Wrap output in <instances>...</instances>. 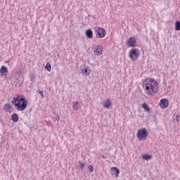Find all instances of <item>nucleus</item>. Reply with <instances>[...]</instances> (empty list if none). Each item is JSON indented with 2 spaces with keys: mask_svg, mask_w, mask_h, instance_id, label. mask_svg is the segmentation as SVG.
<instances>
[{
  "mask_svg": "<svg viewBox=\"0 0 180 180\" xmlns=\"http://www.w3.org/2000/svg\"><path fill=\"white\" fill-rule=\"evenodd\" d=\"M158 82L154 79L148 78L143 82V88H145L149 96H154L158 92Z\"/></svg>",
  "mask_w": 180,
  "mask_h": 180,
  "instance_id": "1",
  "label": "nucleus"
},
{
  "mask_svg": "<svg viewBox=\"0 0 180 180\" xmlns=\"http://www.w3.org/2000/svg\"><path fill=\"white\" fill-rule=\"evenodd\" d=\"M11 103L14 105L17 110H19L20 112L26 110L27 105H29V103L26 97H25L24 96H20V95H17L16 97H13Z\"/></svg>",
  "mask_w": 180,
  "mask_h": 180,
  "instance_id": "2",
  "label": "nucleus"
},
{
  "mask_svg": "<svg viewBox=\"0 0 180 180\" xmlns=\"http://www.w3.org/2000/svg\"><path fill=\"white\" fill-rule=\"evenodd\" d=\"M136 136L139 140L142 141V140H146L148 136V131H147V129L142 128L138 131Z\"/></svg>",
  "mask_w": 180,
  "mask_h": 180,
  "instance_id": "3",
  "label": "nucleus"
},
{
  "mask_svg": "<svg viewBox=\"0 0 180 180\" xmlns=\"http://www.w3.org/2000/svg\"><path fill=\"white\" fill-rule=\"evenodd\" d=\"M140 57V50L137 49H132L129 51V58L131 61H137V59Z\"/></svg>",
  "mask_w": 180,
  "mask_h": 180,
  "instance_id": "4",
  "label": "nucleus"
},
{
  "mask_svg": "<svg viewBox=\"0 0 180 180\" xmlns=\"http://www.w3.org/2000/svg\"><path fill=\"white\" fill-rule=\"evenodd\" d=\"M96 32L99 39H103V37L106 36V30H105L104 28L97 27V29H96Z\"/></svg>",
  "mask_w": 180,
  "mask_h": 180,
  "instance_id": "5",
  "label": "nucleus"
},
{
  "mask_svg": "<svg viewBox=\"0 0 180 180\" xmlns=\"http://www.w3.org/2000/svg\"><path fill=\"white\" fill-rule=\"evenodd\" d=\"M128 47H136L137 44V40L134 37H129L127 41Z\"/></svg>",
  "mask_w": 180,
  "mask_h": 180,
  "instance_id": "6",
  "label": "nucleus"
},
{
  "mask_svg": "<svg viewBox=\"0 0 180 180\" xmlns=\"http://www.w3.org/2000/svg\"><path fill=\"white\" fill-rule=\"evenodd\" d=\"M168 105H169V101L167 98H162L160 102V108L162 109H165L168 108Z\"/></svg>",
  "mask_w": 180,
  "mask_h": 180,
  "instance_id": "7",
  "label": "nucleus"
},
{
  "mask_svg": "<svg viewBox=\"0 0 180 180\" xmlns=\"http://www.w3.org/2000/svg\"><path fill=\"white\" fill-rule=\"evenodd\" d=\"M120 174V169H119V168L116 167H113L111 168V175L115 176V178H117Z\"/></svg>",
  "mask_w": 180,
  "mask_h": 180,
  "instance_id": "8",
  "label": "nucleus"
},
{
  "mask_svg": "<svg viewBox=\"0 0 180 180\" xmlns=\"http://www.w3.org/2000/svg\"><path fill=\"white\" fill-rule=\"evenodd\" d=\"M94 47H95L94 50L95 56H101V54H102V49L101 47L96 45H94Z\"/></svg>",
  "mask_w": 180,
  "mask_h": 180,
  "instance_id": "9",
  "label": "nucleus"
},
{
  "mask_svg": "<svg viewBox=\"0 0 180 180\" xmlns=\"http://www.w3.org/2000/svg\"><path fill=\"white\" fill-rule=\"evenodd\" d=\"M0 74L1 77H6V75H8V68H6V66H1L0 69Z\"/></svg>",
  "mask_w": 180,
  "mask_h": 180,
  "instance_id": "10",
  "label": "nucleus"
},
{
  "mask_svg": "<svg viewBox=\"0 0 180 180\" xmlns=\"http://www.w3.org/2000/svg\"><path fill=\"white\" fill-rule=\"evenodd\" d=\"M103 106L106 109H109V108H110V106H112V101H110V100L109 98H108L107 100H105L104 101Z\"/></svg>",
  "mask_w": 180,
  "mask_h": 180,
  "instance_id": "11",
  "label": "nucleus"
},
{
  "mask_svg": "<svg viewBox=\"0 0 180 180\" xmlns=\"http://www.w3.org/2000/svg\"><path fill=\"white\" fill-rule=\"evenodd\" d=\"M85 33L88 39H92V37H94V32H92V30L88 29L87 30H86Z\"/></svg>",
  "mask_w": 180,
  "mask_h": 180,
  "instance_id": "12",
  "label": "nucleus"
},
{
  "mask_svg": "<svg viewBox=\"0 0 180 180\" xmlns=\"http://www.w3.org/2000/svg\"><path fill=\"white\" fill-rule=\"evenodd\" d=\"M11 120L13 123H18L19 122V115L17 113H14L11 115Z\"/></svg>",
  "mask_w": 180,
  "mask_h": 180,
  "instance_id": "13",
  "label": "nucleus"
},
{
  "mask_svg": "<svg viewBox=\"0 0 180 180\" xmlns=\"http://www.w3.org/2000/svg\"><path fill=\"white\" fill-rule=\"evenodd\" d=\"M11 109H12V105H11V104L7 103L4 105V110L5 112H9V110H11Z\"/></svg>",
  "mask_w": 180,
  "mask_h": 180,
  "instance_id": "14",
  "label": "nucleus"
},
{
  "mask_svg": "<svg viewBox=\"0 0 180 180\" xmlns=\"http://www.w3.org/2000/svg\"><path fill=\"white\" fill-rule=\"evenodd\" d=\"M142 108L144 109L145 112H150V109L148 105L146 103L142 104Z\"/></svg>",
  "mask_w": 180,
  "mask_h": 180,
  "instance_id": "15",
  "label": "nucleus"
},
{
  "mask_svg": "<svg viewBox=\"0 0 180 180\" xmlns=\"http://www.w3.org/2000/svg\"><path fill=\"white\" fill-rule=\"evenodd\" d=\"M81 108V105H79V103L77 101L74 105H73V109L75 110H78Z\"/></svg>",
  "mask_w": 180,
  "mask_h": 180,
  "instance_id": "16",
  "label": "nucleus"
},
{
  "mask_svg": "<svg viewBox=\"0 0 180 180\" xmlns=\"http://www.w3.org/2000/svg\"><path fill=\"white\" fill-rule=\"evenodd\" d=\"M83 72L86 74V75H89L91 74V70H89V68L86 67L83 70Z\"/></svg>",
  "mask_w": 180,
  "mask_h": 180,
  "instance_id": "17",
  "label": "nucleus"
},
{
  "mask_svg": "<svg viewBox=\"0 0 180 180\" xmlns=\"http://www.w3.org/2000/svg\"><path fill=\"white\" fill-rule=\"evenodd\" d=\"M152 157H153V156H151L150 155H147V154H146V155H143L142 156V158H143V160H146L148 161V160H151Z\"/></svg>",
  "mask_w": 180,
  "mask_h": 180,
  "instance_id": "18",
  "label": "nucleus"
},
{
  "mask_svg": "<svg viewBox=\"0 0 180 180\" xmlns=\"http://www.w3.org/2000/svg\"><path fill=\"white\" fill-rule=\"evenodd\" d=\"M175 30H180V21H176Z\"/></svg>",
  "mask_w": 180,
  "mask_h": 180,
  "instance_id": "19",
  "label": "nucleus"
},
{
  "mask_svg": "<svg viewBox=\"0 0 180 180\" xmlns=\"http://www.w3.org/2000/svg\"><path fill=\"white\" fill-rule=\"evenodd\" d=\"M45 70H47L49 72H50V71H51V65H50V63H46L45 65Z\"/></svg>",
  "mask_w": 180,
  "mask_h": 180,
  "instance_id": "20",
  "label": "nucleus"
},
{
  "mask_svg": "<svg viewBox=\"0 0 180 180\" xmlns=\"http://www.w3.org/2000/svg\"><path fill=\"white\" fill-rule=\"evenodd\" d=\"M78 165H79V167L80 168V169H84V167H85V164H84L81 161L78 162Z\"/></svg>",
  "mask_w": 180,
  "mask_h": 180,
  "instance_id": "21",
  "label": "nucleus"
},
{
  "mask_svg": "<svg viewBox=\"0 0 180 180\" xmlns=\"http://www.w3.org/2000/svg\"><path fill=\"white\" fill-rule=\"evenodd\" d=\"M53 122H60V115H56L55 118H53Z\"/></svg>",
  "mask_w": 180,
  "mask_h": 180,
  "instance_id": "22",
  "label": "nucleus"
},
{
  "mask_svg": "<svg viewBox=\"0 0 180 180\" xmlns=\"http://www.w3.org/2000/svg\"><path fill=\"white\" fill-rule=\"evenodd\" d=\"M88 168L89 169V172H94V167L92 165H89Z\"/></svg>",
  "mask_w": 180,
  "mask_h": 180,
  "instance_id": "23",
  "label": "nucleus"
},
{
  "mask_svg": "<svg viewBox=\"0 0 180 180\" xmlns=\"http://www.w3.org/2000/svg\"><path fill=\"white\" fill-rule=\"evenodd\" d=\"M39 94L41 95V98L44 97V94H43V91L39 90Z\"/></svg>",
  "mask_w": 180,
  "mask_h": 180,
  "instance_id": "24",
  "label": "nucleus"
},
{
  "mask_svg": "<svg viewBox=\"0 0 180 180\" xmlns=\"http://www.w3.org/2000/svg\"><path fill=\"white\" fill-rule=\"evenodd\" d=\"M179 117H180L179 115H176V121L178 122H179Z\"/></svg>",
  "mask_w": 180,
  "mask_h": 180,
  "instance_id": "25",
  "label": "nucleus"
},
{
  "mask_svg": "<svg viewBox=\"0 0 180 180\" xmlns=\"http://www.w3.org/2000/svg\"><path fill=\"white\" fill-rule=\"evenodd\" d=\"M53 1H57V0H53Z\"/></svg>",
  "mask_w": 180,
  "mask_h": 180,
  "instance_id": "26",
  "label": "nucleus"
}]
</instances>
